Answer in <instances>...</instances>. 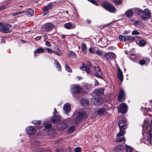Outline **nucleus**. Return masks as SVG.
Returning a JSON list of instances; mask_svg holds the SVG:
<instances>
[{
    "label": "nucleus",
    "mask_w": 152,
    "mask_h": 152,
    "mask_svg": "<svg viewBox=\"0 0 152 152\" xmlns=\"http://www.w3.org/2000/svg\"><path fill=\"white\" fill-rule=\"evenodd\" d=\"M64 27L67 29H74L75 27V25L73 23H68L64 24Z\"/></svg>",
    "instance_id": "17"
},
{
    "label": "nucleus",
    "mask_w": 152,
    "mask_h": 152,
    "mask_svg": "<svg viewBox=\"0 0 152 152\" xmlns=\"http://www.w3.org/2000/svg\"><path fill=\"white\" fill-rule=\"evenodd\" d=\"M118 79L121 81L123 80V72L119 68H118Z\"/></svg>",
    "instance_id": "24"
},
{
    "label": "nucleus",
    "mask_w": 152,
    "mask_h": 152,
    "mask_svg": "<svg viewBox=\"0 0 152 152\" xmlns=\"http://www.w3.org/2000/svg\"><path fill=\"white\" fill-rule=\"evenodd\" d=\"M68 125L67 123L61 122L57 124V129L59 131H61L66 129Z\"/></svg>",
    "instance_id": "11"
},
{
    "label": "nucleus",
    "mask_w": 152,
    "mask_h": 152,
    "mask_svg": "<svg viewBox=\"0 0 152 152\" xmlns=\"http://www.w3.org/2000/svg\"><path fill=\"white\" fill-rule=\"evenodd\" d=\"M44 37L45 40L47 39H48V37L46 34H44Z\"/></svg>",
    "instance_id": "60"
},
{
    "label": "nucleus",
    "mask_w": 152,
    "mask_h": 152,
    "mask_svg": "<svg viewBox=\"0 0 152 152\" xmlns=\"http://www.w3.org/2000/svg\"><path fill=\"white\" fill-rule=\"evenodd\" d=\"M125 148L127 152H132V149L129 146L127 145L126 146Z\"/></svg>",
    "instance_id": "44"
},
{
    "label": "nucleus",
    "mask_w": 152,
    "mask_h": 152,
    "mask_svg": "<svg viewBox=\"0 0 152 152\" xmlns=\"http://www.w3.org/2000/svg\"><path fill=\"white\" fill-rule=\"evenodd\" d=\"M124 132L120 131L117 135L116 141L117 142H122L125 140L123 135L125 134Z\"/></svg>",
    "instance_id": "8"
},
{
    "label": "nucleus",
    "mask_w": 152,
    "mask_h": 152,
    "mask_svg": "<svg viewBox=\"0 0 152 152\" xmlns=\"http://www.w3.org/2000/svg\"><path fill=\"white\" fill-rule=\"evenodd\" d=\"M12 25L10 24H5L0 27V30L5 33L10 32L9 30V28Z\"/></svg>",
    "instance_id": "9"
},
{
    "label": "nucleus",
    "mask_w": 152,
    "mask_h": 152,
    "mask_svg": "<svg viewBox=\"0 0 152 152\" xmlns=\"http://www.w3.org/2000/svg\"><path fill=\"white\" fill-rule=\"evenodd\" d=\"M104 90L102 88H98L95 90V93L97 95H101L103 93Z\"/></svg>",
    "instance_id": "26"
},
{
    "label": "nucleus",
    "mask_w": 152,
    "mask_h": 152,
    "mask_svg": "<svg viewBox=\"0 0 152 152\" xmlns=\"http://www.w3.org/2000/svg\"><path fill=\"white\" fill-rule=\"evenodd\" d=\"M135 38H139L138 40L136 41V42L139 46L142 47L146 45V43L145 41L140 37L139 38L138 36H136Z\"/></svg>",
    "instance_id": "16"
},
{
    "label": "nucleus",
    "mask_w": 152,
    "mask_h": 152,
    "mask_svg": "<svg viewBox=\"0 0 152 152\" xmlns=\"http://www.w3.org/2000/svg\"><path fill=\"white\" fill-rule=\"evenodd\" d=\"M72 116V117L71 118H69V119H72V120H71V121H72L73 122H74V123H75V121H74V118H72V116ZM69 121H70V120H69Z\"/></svg>",
    "instance_id": "59"
},
{
    "label": "nucleus",
    "mask_w": 152,
    "mask_h": 152,
    "mask_svg": "<svg viewBox=\"0 0 152 152\" xmlns=\"http://www.w3.org/2000/svg\"><path fill=\"white\" fill-rule=\"evenodd\" d=\"M75 129V128L74 126L70 127L67 130V132L69 133H72L73 132Z\"/></svg>",
    "instance_id": "36"
},
{
    "label": "nucleus",
    "mask_w": 152,
    "mask_h": 152,
    "mask_svg": "<svg viewBox=\"0 0 152 152\" xmlns=\"http://www.w3.org/2000/svg\"><path fill=\"white\" fill-rule=\"evenodd\" d=\"M118 38L120 41L122 42H124L126 41V36L120 35L119 36Z\"/></svg>",
    "instance_id": "35"
},
{
    "label": "nucleus",
    "mask_w": 152,
    "mask_h": 152,
    "mask_svg": "<svg viewBox=\"0 0 152 152\" xmlns=\"http://www.w3.org/2000/svg\"><path fill=\"white\" fill-rule=\"evenodd\" d=\"M94 68L96 72L94 73L95 75L99 78H102L103 77V75L99 67L98 66H94Z\"/></svg>",
    "instance_id": "10"
},
{
    "label": "nucleus",
    "mask_w": 152,
    "mask_h": 152,
    "mask_svg": "<svg viewBox=\"0 0 152 152\" xmlns=\"http://www.w3.org/2000/svg\"><path fill=\"white\" fill-rule=\"evenodd\" d=\"M45 45L48 47H50L51 46V45L49 42L46 41L45 42Z\"/></svg>",
    "instance_id": "55"
},
{
    "label": "nucleus",
    "mask_w": 152,
    "mask_h": 152,
    "mask_svg": "<svg viewBox=\"0 0 152 152\" xmlns=\"http://www.w3.org/2000/svg\"><path fill=\"white\" fill-rule=\"evenodd\" d=\"M32 123H34L35 124L37 125H39L41 123V122L40 121H32Z\"/></svg>",
    "instance_id": "46"
},
{
    "label": "nucleus",
    "mask_w": 152,
    "mask_h": 152,
    "mask_svg": "<svg viewBox=\"0 0 152 152\" xmlns=\"http://www.w3.org/2000/svg\"><path fill=\"white\" fill-rule=\"evenodd\" d=\"M140 34V33L137 31L134 30L132 32V35H138Z\"/></svg>",
    "instance_id": "47"
},
{
    "label": "nucleus",
    "mask_w": 152,
    "mask_h": 152,
    "mask_svg": "<svg viewBox=\"0 0 152 152\" xmlns=\"http://www.w3.org/2000/svg\"><path fill=\"white\" fill-rule=\"evenodd\" d=\"M53 5L48 4L45 6L42 9L43 15H47L49 12V10L53 7Z\"/></svg>",
    "instance_id": "14"
},
{
    "label": "nucleus",
    "mask_w": 152,
    "mask_h": 152,
    "mask_svg": "<svg viewBox=\"0 0 152 152\" xmlns=\"http://www.w3.org/2000/svg\"><path fill=\"white\" fill-rule=\"evenodd\" d=\"M118 125L120 131L124 132V130L127 128V126L126 120L123 118L122 120H120L118 122Z\"/></svg>",
    "instance_id": "4"
},
{
    "label": "nucleus",
    "mask_w": 152,
    "mask_h": 152,
    "mask_svg": "<svg viewBox=\"0 0 152 152\" xmlns=\"http://www.w3.org/2000/svg\"><path fill=\"white\" fill-rule=\"evenodd\" d=\"M57 113V112L56 111V109L55 108L54 109V111L53 112V114H56Z\"/></svg>",
    "instance_id": "58"
},
{
    "label": "nucleus",
    "mask_w": 152,
    "mask_h": 152,
    "mask_svg": "<svg viewBox=\"0 0 152 152\" xmlns=\"http://www.w3.org/2000/svg\"><path fill=\"white\" fill-rule=\"evenodd\" d=\"M95 53H96L97 55L100 56H101L102 54V52L99 50H96Z\"/></svg>",
    "instance_id": "49"
},
{
    "label": "nucleus",
    "mask_w": 152,
    "mask_h": 152,
    "mask_svg": "<svg viewBox=\"0 0 152 152\" xmlns=\"http://www.w3.org/2000/svg\"><path fill=\"white\" fill-rule=\"evenodd\" d=\"M52 124H47L45 125V129H50L52 127Z\"/></svg>",
    "instance_id": "43"
},
{
    "label": "nucleus",
    "mask_w": 152,
    "mask_h": 152,
    "mask_svg": "<svg viewBox=\"0 0 152 152\" xmlns=\"http://www.w3.org/2000/svg\"><path fill=\"white\" fill-rule=\"evenodd\" d=\"M147 141L146 143L148 145H152V124L150 126V129L149 130L147 134Z\"/></svg>",
    "instance_id": "5"
},
{
    "label": "nucleus",
    "mask_w": 152,
    "mask_h": 152,
    "mask_svg": "<svg viewBox=\"0 0 152 152\" xmlns=\"http://www.w3.org/2000/svg\"><path fill=\"white\" fill-rule=\"evenodd\" d=\"M65 36H66L64 35H61V37L62 39H64L65 38Z\"/></svg>",
    "instance_id": "62"
},
{
    "label": "nucleus",
    "mask_w": 152,
    "mask_h": 152,
    "mask_svg": "<svg viewBox=\"0 0 152 152\" xmlns=\"http://www.w3.org/2000/svg\"><path fill=\"white\" fill-rule=\"evenodd\" d=\"M150 60L149 59L146 58L141 60L139 61V64L142 66L144 65H147L149 62Z\"/></svg>",
    "instance_id": "21"
},
{
    "label": "nucleus",
    "mask_w": 152,
    "mask_h": 152,
    "mask_svg": "<svg viewBox=\"0 0 152 152\" xmlns=\"http://www.w3.org/2000/svg\"><path fill=\"white\" fill-rule=\"evenodd\" d=\"M102 102V99L99 96H94L91 99V104L94 106H100Z\"/></svg>",
    "instance_id": "3"
},
{
    "label": "nucleus",
    "mask_w": 152,
    "mask_h": 152,
    "mask_svg": "<svg viewBox=\"0 0 152 152\" xmlns=\"http://www.w3.org/2000/svg\"><path fill=\"white\" fill-rule=\"evenodd\" d=\"M89 51L90 53L95 55V54L96 50L94 47H90L89 49Z\"/></svg>",
    "instance_id": "37"
},
{
    "label": "nucleus",
    "mask_w": 152,
    "mask_h": 152,
    "mask_svg": "<svg viewBox=\"0 0 152 152\" xmlns=\"http://www.w3.org/2000/svg\"><path fill=\"white\" fill-rule=\"evenodd\" d=\"M65 68L66 71L69 72H72V71L70 68L69 66L66 64H65Z\"/></svg>",
    "instance_id": "41"
},
{
    "label": "nucleus",
    "mask_w": 152,
    "mask_h": 152,
    "mask_svg": "<svg viewBox=\"0 0 152 152\" xmlns=\"http://www.w3.org/2000/svg\"><path fill=\"white\" fill-rule=\"evenodd\" d=\"M113 1L118 4H119L121 3V1L119 0H113Z\"/></svg>",
    "instance_id": "51"
},
{
    "label": "nucleus",
    "mask_w": 152,
    "mask_h": 152,
    "mask_svg": "<svg viewBox=\"0 0 152 152\" xmlns=\"http://www.w3.org/2000/svg\"><path fill=\"white\" fill-rule=\"evenodd\" d=\"M44 28L46 31H51L54 28V26L51 23H47L44 25Z\"/></svg>",
    "instance_id": "15"
},
{
    "label": "nucleus",
    "mask_w": 152,
    "mask_h": 152,
    "mask_svg": "<svg viewBox=\"0 0 152 152\" xmlns=\"http://www.w3.org/2000/svg\"><path fill=\"white\" fill-rule=\"evenodd\" d=\"M71 107L69 104L66 103L63 106V110L65 114L69 113L71 111Z\"/></svg>",
    "instance_id": "18"
},
{
    "label": "nucleus",
    "mask_w": 152,
    "mask_h": 152,
    "mask_svg": "<svg viewBox=\"0 0 152 152\" xmlns=\"http://www.w3.org/2000/svg\"><path fill=\"white\" fill-rule=\"evenodd\" d=\"M147 126V124L144 123L143 124H142V126L143 128V130H145V129H147V127L146 126Z\"/></svg>",
    "instance_id": "52"
},
{
    "label": "nucleus",
    "mask_w": 152,
    "mask_h": 152,
    "mask_svg": "<svg viewBox=\"0 0 152 152\" xmlns=\"http://www.w3.org/2000/svg\"><path fill=\"white\" fill-rule=\"evenodd\" d=\"M77 78H78V80H80L81 79H82V77H81V76H78L77 77Z\"/></svg>",
    "instance_id": "63"
},
{
    "label": "nucleus",
    "mask_w": 152,
    "mask_h": 152,
    "mask_svg": "<svg viewBox=\"0 0 152 152\" xmlns=\"http://www.w3.org/2000/svg\"><path fill=\"white\" fill-rule=\"evenodd\" d=\"M102 6L106 10L111 13H115L116 12L115 7L108 2H103L102 4Z\"/></svg>",
    "instance_id": "2"
},
{
    "label": "nucleus",
    "mask_w": 152,
    "mask_h": 152,
    "mask_svg": "<svg viewBox=\"0 0 152 152\" xmlns=\"http://www.w3.org/2000/svg\"><path fill=\"white\" fill-rule=\"evenodd\" d=\"M85 67V65L84 64H82V66L80 67V69L83 70V68Z\"/></svg>",
    "instance_id": "57"
},
{
    "label": "nucleus",
    "mask_w": 152,
    "mask_h": 152,
    "mask_svg": "<svg viewBox=\"0 0 152 152\" xmlns=\"http://www.w3.org/2000/svg\"><path fill=\"white\" fill-rule=\"evenodd\" d=\"M134 40V38L133 37L130 36H126V41H129L130 42H132Z\"/></svg>",
    "instance_id": "40"
},
{
    "label": "nucleus",
    "mask_w": 152,
    "mask_h": 152,
    "mask_svg": "<svg viewBox=\"0 0 152 152\" xmlns=\"http://www.w3.org/2000/svg\"><path fill=\"white\" fill-rule=\"evenodd\" d=\"M45 50L43 48L40 47L34 51V53L36 54V53H42L44 52L45 51ZM34 56H35V54L34 55Z\"/></svg>",
    "instance_id": "27"
},
{
    "label": "nucleus",
    "mask_w": 152,
    "mask_h": 152,
    "mask_svg": "<svg viewBox=\"0 0 152 152\" xmlns=\"http://www.w3.org/2000/svg\"><path fill=\"white\" fill-rule=\"evenodd\" d=\"M87 117V115L85 113L81 110L79 111L75 112L73 115L72 118H74L75 123L78 124L81 120L85 119Z\"/></svg>",
    "instance_id": "1"
},
{
    "label": "nucleus",
    "mask_w": 152,
    "mask_h": 152,
    "mask_svg": "<svg viewBox=\"0 0 152 152\" xmlns=\"http://www.w3.org/2000/svg\"><path fill=\"white\" fill-rule=\"evenodd\" d=\"M107 57L109 60L115 59L116 58V55L113 53L111 52L108 54L107 56Z\"/></svg>",
    "instance_id": "25"
},
{
    "label": "nucleus",
    "mask_w": 152,
    "mask_h": 152,
    "mask_svg": "<svg viewBox=\"0 0 152 152\" xmlns=\"http://www.w3.org/2000/svg\"><path fill=\"white\" fill-rule=\"evenodd\" d=\"M82 88L86 92H88L91 90V86L89 84H83L82 86Z\"/></svg>",
    "instance_id": "20"
},
{
    "label": "nucleus",
    "mask_w": 152,
    "mask_h": 152,
    "mask_svg": "<svg viewBox=\"0 0 152 152\" xmlns=\"http://www.w3.org/2000/svg\"><path fill=\"white\" fill-rule=\"evenodd\" d=\"M60 120V118L58 115H55L53 116L52 118V121L53 123H56Z\"/></svg>",
    "instance_id": "23"
},
{
    "label": "nucleus",
    "mask_w": 152,
    "mask_h": 152,
    "mask_svg": "<svg viewBox=\"0 0 152 152\" xmlns=\"http://www.w3.org/2000/svg\"><path fill=\"white\" fill-rule=\"evenodd\" d=\"M118 111L122 113H126L127 111V106L125 103L121 104L118 108Z\"/></svg>",
    "instance_id": "7"
},
{
    "label": "nucleus",
    "mask_w": 152,
    "mask_h": 152,
    "mask_svg": "<svg viewBox=\"0 0 152 152\" xmlns=\"http://www.w3.org/2000/svg\"><path fill=\"white\" fill-rule=\"evenodd\" d=\"M124 149V147L122 145H118L115 147L113 149V152H122Z\"/></svg>",
    "instance_id": "22"
},
{
    "label": "nucleus",
    "mask_w": 152,
    "mask_h": 152,
    "mask_svg": "<svg viewBox=\"0 0 152 152\" xmlns=\"http://www.w3.org/2000/svg\"><path fill=\"white\" fill-rule=\"evenodd\" d=\"M134 25L137 27L140 28L142 27V23L139 20H137L134 23Z\"/></svg>",
    "instance_id": "33"
},
{
    "label": "nucleus",
    "mask_w": 152,
    "mask_h": 152,
    "mask_svg": "<svg viewBox=\"0 0 152 152\" xmlns=\"http://www.w3.org/2000/svg\"><path fill=\"white\" fill-rule=\"evenodd\" d=\"M136 12L138 15L141 16L142 19V17L144 14V11L141 9H137L136 10Z\"/></svg>",
    "instance_id": "31"
},
{
    "label": "nucleus",
    "mask_w": 152,
    "mask_h": 152,
    "mask_svg": "<svg viewBox=\"0 0 152 152\" xmlns=\"http://www.w3.org/2000/svg\"><path fill=\"white\" fill-rule=\"evenodd\" d=\"M144 14L142 19L144 20H147L150 19L151 16V12L148 9H145L144 11Z\"/></svg>",
    "instance_id": "6"
},
{
    "label": "nucleus",
    "mask_w": 152,
    "mask_h": 152,
    "mask_svg": "<svg viewBox=\"0 0 152 152\" xmlns=\"http://www.w3.org/2000/svg\"><path fill=\"white\" fill-rule=\"evenodd\" d=\"M69 55L72 57L76 58L77 55L76 54L72 51H69Z\"/></svg>",
    "instance_id": "39"
},
{
    "label": "nucleus",
    "mask_w": 152,
    "mask_h": 152,
    "mask_svg": "<svg viewBox=\"0 0 152 152\" xmlns=\"http://www.w3.org/2000/svg\"><path fill=\"white\" fill-rule=\"evenodd\" d=\"M75 152H80L81 148L79 147H77L75 148Z\"/></svg>",
    "instance_id": "50"
},
{
    "label": "nucleus",
    "mask_w": 152,
    "mask_h": 152,
    "mask_svg": "<svg viewBox=\"0 0 152 152\" xmlns=\"http://www.w3.org/2000/svg\"><path fill=\"white\" fill-rule=\"evenodd\" d=\"M85 70L86 72L88 74L91 73V70L89 68L86 66L85 67Z\"/></svg>",
    "instance_id": "45"
},
{
    "label": "nucleus",
    "mask_w": 152,
    "mask_h": 152,
    "mask_svg": "<svg viewBox=\"0 0 152 152\" xmlns=\"http://www.w3.org/2000/svg\"><path fill=\"white\" fill-rule=\"evenodd\" d=\"M18 15V13L17 12H16L15 13H13L12 14V15L14 16H15L16 15Z\"/></svg>",
    "instance_id": "61"
},
{
    "label": "nucleus",
    "mask_w": 152,
    "mask_h": 152,
    "mask_svg": "<svg viewBox=\"0 0 152 152\" xmlns=\"http://www.w3.org/2000/svg\"><path fill=\"white\" fill-rule=\"evenodd\" d=\"M81 48L82 52L84 54L86 53L87 47L86 44L83 42L81 44Z\"/></svg>",
    "instance_id": "30"
},
{
    "label": "nucleus",
    "mask_w": 152,
    "mask_h": 152,
    "mask_svg": "<svg viewBox=\"0 0 152 152\" xmlns=\"http://www.w3.org/2000/svg\"><path fill=\"white\" fill-rule=\"evenodd\" d=\"M57 49L58 50V52L60 53H63V48L61 47L60 46H58L57 47Z\"/></svg>",
    "instance_id": "42"
},
{
    "label": "nucleus",
    "mask_w": 152,
    "mask_h": 152,
    "mask_svg": "<svg viewBox=\"0 0 152 152\" xmlns=\"http://www.w3.org/2000/svg\"><path fill=\"white\" fill-rule=\"evenodd\" d=\"M41 38V36H38L35 37L34 39L37 41L40 40Z\"/></svg>",
    "instance_id": "56"
},
{
    "label": "nucleus",
    "mask_w": 152,
    "mask_h": 152,
    "mask_svg": "<svg viewBox=\"0 0 152 152\" xmlns=\"http://www.w3.org/2000/svg\"><path fill=\"white\" fill-rule=\"evenodd\" d=\"M105 111V110L104 108H101L98 110L97 114L98 115H102L104 113Z\"/></svg>",
    "instance_id": "34"
},
{
    "label": "nucleus",
    "mask_w": 152,
    "mask_h": 152,
    "mask_svg": "<svg viewBox=\"0 0 152 152\" xmlns=\"http://www.w3.org/2000/svg\"><path fill=\"white\" fill-rule=\"evenodd\" d=\"M88 1L96 5H98V3L96 1L94 0H88Z\"/></svg>",
    "instance_id": "48"
},
{
    "label": "nucleus",
    "mask_w": 152,
    "mask_h": 152,
    "mask_svg": "<svg viewBox=\"0 0 152 152\" xmlns=\"http://www.w3.org/2000/svg\"><path fill=\"white\" fill-rule=\"evenodd\" d=\"M61 150L60 149H57L56 150L57 152H62L61 151Z\"/></svg>",
    "instance_id": "64"
},
{
    "label": "nucleus",
    "mask_w": 152,
    "mask_h": 152,
    "mask_svg": "<svg viewBox=\"0 0 152 152\" xmlns=\"http://www.w3.org/2000/svg\"><path fill=\"white\" fill-rule=\"evenodd\" d=\"M26 132L27 133L29 134H33L36 132L35 129L31 126H30L27 128Z\"/></svg>",
    "instance_id": "19"
},
{
    "label": "nucleus",
    "mask_w": 152,
    "mask_h": 152,
    "mask_svg": "<svg viewBox=\"0 0 152 152\" xmlns=\"http://www.w3.org/2000/svg\"><path fill=\"white\" fill-rule=\"evenodd\" d=\"M126 98V96L124 91L121 89L119 91L118 99L119 102L124 101Z\"/></svg>",
    "instance_id": "12"
},
{
    "label": "nucleus",
    "mask_w": 152,
    "mask_h": 152,
    "mask_svg": "<svg viewBox=\"0 0 152 152\" xmlns=\"http://www.w3.org/2000/svg\"><path fill=\"white\" fill-rule=\"evenodd\" d=\"M5 6H0V11L3 10L6 8Z\"/></svg>",
    "instance_id": "53"
},
{
    "label": "nucleus",
    "mask_w": 152,
    "mask_h": 152,
    "mask_svg": "<svg viewBox=\"0 0 152 152\" xmlns=\"http://www.w3.org/2000/svg\"><path fill=\"white\" fill-rule=\"evenodd\" d=\"M26 12H27V15L29 17L32 16L34 15V11L31 9H28Z\"/></svg>",
    "instance_id": "32"
},
{
    "label": "nucleus",
    "mask_w": 152,
    "mask_h": 152,
    "mask_svg": "<svg viewBox=\"0 0 152 152\" xmlns=\"http://www.w3.org/2000/svg\"><path fill=\"white\" fill-rule=\"evenodd\" d=\"M125 15L127 17L129 18L132 17L133 15V12L132 9H129L125 13Z\"/></svg>",
    "instance_id": "29"
},
{
    "label": "nucleus",
    "mask_w": 152,
    "mask_h": 152,
    "mask_svg": "<svg viewBox=\"0 0 152 152\" xmlns=\"http://www.w3.org/2000/svg\"><path fill=\"white\" fill-rule=\"evenodd\" d=\"M81 104L84 106H87L89 104V101L85 99H82L80 101Z\"/></svg>",
    "instance_id": "28"
},
{
    "label": "nucleus",
    "mask_w": 152,
    "mask_h": 152,
    "mask_svg": "<svg viewBox=\"0 0 152 152\" xmlns=\"http://www.w3.org/2000/svg\"><path fill=\"white\" fill-rule=\"evenodd\" d=\"M46 50H47L48 53L50 54H51L52 53V50L50 48H46Z\"/></svg>",
    "instance_id": "54"
},
{
    "label": "nucleus",
    "mask_w": 152,
    "mask_h": 152,
    "mask_svg": "<svg viewBox=\"0 0 152 152\" xmlns=\"http://www.w3.org/2000/svg\"><path fill=\"white\" fill-rule=\"evenodd\" d=\"M71 90L72 92L75 94H78L81 91L80 87L77 85H72L71 88Z\"/></svg>",
    "instance_id": "13"
},
{
    "label": "nucleus",
    "mask_w": 152,
    "mask_h": 152,
    "mask_svg": "<svg viewBox=\"0 0 152 152\" xmlns=\"http://www.w3.org/2000/svg\"><path fill=\"white\" fill-rule=\"evenodd\" d=\"M54 64H56V67L58 68L57 69L60 71H61V66L58 62L56 60H54Z\"/></svg>",
    "instance_id": "38"
}]
</instances>
